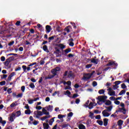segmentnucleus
Instances as JSON below:
<instances>
[{
  "mask_svg": "<svg viewBox=\"0 0 129 129\" xmlns=\"http://www.w3.org/2000/svg\"><path fill=\"white\" fill-rule=\"evenodd\" d=\"M95 73V71H93L91 73L88 74H84L83 77L82 78V80L84 81H86V80H88V79H90L91 78V76L93 75Z\"/></svg>",
  "mask_w": 129,
  "mask_h": 129,
  "instance_id": "f257e3e1",
  "label": "nucleus"
},
{
  "mask_svg": "<svg viewBox=\"0 0 129 129\" xmlns=\"http://www.w3.org/2000/svg\"><path fill=\"white\" fill-rule=\"evenodd\" d=\"M63 76L64 77L67 76L68 78H70V79H73L75 77L74 74L71 71H66L63 74Z\"/></svg>",
  "mask_w": 129,
  "mask_h": 129,
  "instance_id": "f03ea898",
  "label": "nucleus"
},
{
  "mask_svg": "<svg viewBox=\"0 0 129 129\" xmlns=\"http://www.w3.org/2000/svg\"><path fill=\"white\" fill-rule=\"evenodd\" d=\"M107 98V96H100L98 97V101H97L98 104H102V102H104L105 101V99Z\"/></svg>",
  "mask_w": 129,
  "mask_h": 129,
  "instance_id": "7ed1b4c3",
  "label": "nucleus"
},
{
  "mask_svg": "<svg viewBox=\"0 0 129 129\" xmlns=\"http://www.w3.org/2000/svg\"><path fill=\"white\" fill-rule=\"evenodd\" d=\"M108 94L110 95V96H115V91L112 90L111 88H109L108 89Z\"/></svg>",
  "mask_w": 129,
  "mask_h": 129,
  "instance_id": "20e7f679",
  "label": "nucleus"
},
{
  "mask_svg": "<svg viewBox=\"0 0 129 129\" xmlns=\"http://www.w3.org/2000/svg\"><path fill=\"white\" fill-rule=\"evenodd\" d=\"M60 68L59 67H56V68L53 69L51 70V73L54 75V76H56L57 75V72L58 71H60Z\"/></svg>",
  "mask_w": 129,
  "mask_h": 129,
  "instance_id": "39448f33",
  "label": "nucleus"
},
{
  "mask_svg": "<svg viewBox=\"0 0 129 129\" xmlns=\"http://www.w3.org/2000/svg\"><path fill=\"white\" fill-rule=\"evenodd\" d=\"M103 116L105 117H108V116H109L110 115L111 113L108 112V111L107 110H104L102 112Z\"/></svg>",
  "mask_w": 129,
  "mask_h": 129,
  "instance_id": "423d86ee",
  "label": "nucleus"
},
{
  "mask_svg": "<svg viewBox=\"0 0 129 129\" xmlns=\"http://www.w3.org/2000/svg\"><path fill=\"white\" fill-rule=\"evenodd\" d=\"M16 118V113L13 112L11 115L9 119L10 121H14V119Z\"/></svg>",
  "mask_w": 129,
  "mask_h": 129,
  "instance_id": "0eeeda50",
  "label": "nucleus"
},
{
  "mask_svg": "<svg viewBox=\"0 0 129 129\" xmlns=\"http://www.w3.org/2000/svg\"><path fill=\"white\" fill-rule=\"evenodd\" d=\"M47 109L45 107L42 108V113L43 114H45V115H50V113L49 112H47Z\"/></svg>",
  "mask_w": 129,
  "mask_h": 129,
  "instance_id": "6e6552de",
  "label": "nucleus"
},
{
  "mask_svg": "<svg viewBox=\"0 0 129 129\" xmlns=\"http://www.w3.org/2000/svg\"><path fill=\"white\" fill-rule=\"evenodd\" d=\"M117 124L119 126V127H121V125L123 124V120L121 119L118 120V121L117 122Z\"/></svg>",
  "mask_w": 129,
  "mask_h": 129,
  "instance_id": "1a4fd4ad",
  "label": "nucleus"
},
{
  "mask_svg": "<svg viewBox=\"0 0 129 129\" xmlns=\"http://www.w3.org/2000/svg\"><path fill=\"white\" fill-rule=\"evenodd\" d=\"M91 62H92V63H94V64H98V62H99V60L98 58H92L91 59Z\"/></svg>",
  "mask_w": 129,
  "mask_h": 129,
  "instance_id": "9d476101",
  "label": "nucleus"
},
{
  "mask_svg": "<svg viewBox=\"0 0 129 129\" xmlns=\"http://www.w3.org/2000/svg\"><path fill=\"white\" fill-rule=\"evenodd\" d=\"M119 111H120V112H122L123 114H125V113H126V109H125V107L119 108Z\"/></svg>",
  "mask_w": 129,
  "mask_h": 129,
  "instance_id": "9b49d317",
  "label": "nucleus"
},
{
  "mask_svg": "<svg viewBox=\"0 0 129 129\" xmlns=\"http://www.w3.org/2000/svg\"><path fill=\"white\" fill-rule=\"evenodd\" d=\"M18 105V102L17 101L14 102L10 105L11 108H14V107H16Z\"/></svg>",
  "mask_w": 129,
  "mask_h": 129,
  "instance_id": "f8f14e48",
  "label": "nucleus"
},
{
  "mask_svg": "<svg viewBox=\"0 0 129 129\" xmlns=\"http://www.w3.org/2000/svg\"><path fill=\"white\" fill-rule=\"evenodd\" d=\"M50 117H51V116L50 115H46L45 116L42 117L40 118V119L41 120L44 121V120H46L47 118H50Z\"/></svg>",
  "mask_w": 129,
  "mask_h": 129,
  "instance_id": "ddd939ff",
  "label": "nucleus"
},
{
  "mask_svg": "<svg viewBox=\"0 0 129 129\" xmlns=\"http://www.w3.org/2000/svg\"><path fill=\"white\" fill-rule=\"evenodd\" d=\"M66 116V115L59 114L58 115V118L60 119L61 121H64V119H63V117H65Z\"/></svg>",
  "mask_w": 129,
  "mask_h": 129,
  "instance_id": "4468645a",
  "label": "nucleus"
},
{
  "mask_svg": "<svg viewBox=\"0 0 129 129\" xmlns=\"http://www.w3.org/2000/svg\"><path fill=\"white\" fill-rule=\"evenodd\" d=\"M46 109L48 111H51V110H53V106L48 105L46 107H45Z\"/></svg>",
  "mask_w": 129,
  "mask_h": 129,
  "instance_id": "2eb2a0df",
  "label": "nucleus"
},
{
  "mask_svg": "<svg viewBox=\"0 0 129 129\" xmlns=\"http://www.w3.org/2000/svg\"><path fill=\"white\" fill-rule=\"evenodd\" d=\"M0 123H2L3 126H5V124L7 123V121H6V120H3V118L0 117Z\"/></svg>",
  "mask_w": 129,
  "mask_h": 129,
  "instance_id": "dca6fc26",
  "label": "nucleus"
},
{
  "mask_svg": "<svg viewBox=\"0 0 129 129\" xmlns=\"http://www.w3.org/2000/svg\"><path fill=\"white\" fill-rule=\"evenodd\" d=\"M46 32H47V33H50V32H51V26H50V25H47L46 26Z\"/></svg>",
  "mask_w": 129,
  "mask_h": 129,
  "instance_id": "f3484780",
  "label": "nucleus"
},
{
  "mask_svg": "<svg viewBox=\"0 0 129 129\" xmlns=\"http://www.w3.org/2000/svg\"><path fill=\"white\" fill-rule=\"evenodd\" d=\"M89 117L93 119V118H94V113L92 112H90L89 113Z\"/></svg>",
  "mask_w": 129,
  "mask_h": 129,
  "instance_id": "a211bd4d",
  "label": "nucleus"
},
{
  "mask_svg": "<svg viewBox=\"0 0 129 129\" xmlns=\"http://www.w3.org/2000/svg\"><path fill=\"white\" fill-rule=\"evenodd\" d=\"M111 65H115V66H116L117 64L114 61H109V63L106 64V66H111Z\"/></svg>",
  "mask_w": 129,
  "mask_h": 129,
  "instance_id": "6ab92c4d",
  "label": "nucleus"
},
{
  "mask_svg": "<svg viewBox=\"0 0 129 129\" xmlns=\"http://www.w3.org/2000/svg\"><path fill=\"white\" fill-rule=\"evenodd\" d=\"M108 123V119L104 118V123H103V125H104V126H106L107 125Z\"/></svg>",
  "mask_w": 129,
  "mask_h": 129,
  "instance_id": "aec40b11",
  "label": "nucleus"
},
{
  "mask_svg": "<svg viewBox=\"0 0 129 129\" xmlns=\"http://www.w3.org/2000/svg\"><path fill=\"white\" fill-rule=\"evenodd\" d=\"M33 114L34 116L36 117V118H39V113L38 111H34L33 113Z\"/></svg>",
  "mask_w": 129,
  "mask_h": 129,
  "instance_id": "412c9836",
  "label": "nucleus"
},
{
  "mask_svg": "<svg viewBox=\"0 0 129 129\" xmlns=\"http://www.w3.org/2000/svg\"><path fill=\"white\" fill-rule=\"evenodd\" d=\"M43 49L45 52H46L47 53H49V50L48 49V47H47V45H44L43 46Z\"/></svg>",
  "mask_w": 129,
  "mask_h": 129,
  "instance_id": "4be33fe9",
  "label": "nucleus"
},
{
  "mask_svg": "<svg viewBox=\"0 0 129 129\" xmlns=\"http://www.w3.org/2000/svg\"><path fill=\"white\" fill-rule=\"evenodd\" d=\"M54 76L53 74L52 75H49L47 77H45V79H52V78H53Z\"/></svg>",
  "mask_w": 129,
  "mask_h": 129,
  "instance_id": "5701e85b",
  "label": "nucleus"
},
{
  "mask_svg": "<svg viewBox=\"0 0 129 129\" xmlns=\"http://www.w3.org/2000/svg\"><path fill=\"white\" fill-rule=\"evenodd\" d=\"M79 129H86V127L83 125V124H80L79 125Z\"/></svg>",
  "mask_w": 129,
  "mask_h": 129,
  "instance_id": "b1692460",
  "label": "nucleus"
},
{
  "mask_svg": "<svg viewBox=\"0 0 129 129\" xmlns=\"http://www.w3.org/2000/svg\"><path fill=\"white\" fill-rule=\"evenodd\" d=\"M43 127L44 129H48L49 128V124L46 123H43Z\"/></svg>",
  "mask_w": 129,
  "mask_h": 129,
  "instance_id": "393cba45",
  "label": "nucleus"
},
{
  "mask_svg": "<svg viewBox=\"0 0 129 129\" xmlns=\"http://www.w3.org/2000/svg\"><path fill=\"white\" fill-rule=\"evenodd\" d=\"M59 48L60 49H65V47H66V45H64L63 44H59L58 45Z\"/></svg>",
  "mask_w": 129,
  "mask_h": 129,
  "instance_id": "a878e982",
  "label": "nucleus"
},
{
  "mask_svg": "<svg viewBox=\"0 0 129 129\" xmlns=\"http://www.w3.org/2000/svg\"><path fill=\"white\" fill-rule=\"evenodd\" d=\"M25 114H31V110L30 109H28L25 110Z\"/></svg>",
  "mask_w": 129,
  "mask_h": 129,
  "instance_id": "bb28decb",
  "label": "nucleus"
},
{
  "mask_svg": "<svg viewBox=\"0 0 129 129\" xmlns=\"http://www.w3.org/2000/svg\"><path fill=\"white\" fill-rule=\"evenodd\" d=\"M113 107L112 106H110L109 107H106V108L107 111H111V109H112Z\"/></svg>",
  "mask_w": 129,
  "mask_h": 129,
  "instance_id": "cd10ccee",
  "label": "nucleus"
},
{
  "mask_svg": "<svg viewBox=\"0 0 129 129\" xmlns=\"http://www.w3.org/2000/svg\"><path fill=\"white\" fill-rule=\"evenodd\" d=\"M70 52H71V49H70V48H68V49L64 50L65 54H68V53H70Z\"/></svg>",
  "mask_w": 129,
  "mask_h": 129,
  "instance_id": "c85d7f7f",
  "label": "nucleus"
},
{
  "mask_svg": "<svg viewBox=\"0 0 129 129\" xmlns=\"http://www.w3.org/2000/svg\"><path fill=\"white\" fill-rule=\"evenodd\" d=\"M97 123L99 124V125H103V121L102 120H97Z\"/></svg>",
  "mask_w": 129,
  "mask_h": 129,
  "instance_id": "c756f323",
  "label": "nucleus"
},
{
  "mask_svg": "<svg viewBox=\"0 0 129 129\" xmlns=\"http://www.w3.org/2000/svg\"><path fill=\"white\" fill-rule=\"evenodd\" d=\"M105 105H110L111 104V101H110L109 100H107L105 102Z\"/></svg>",
  "mask_w": 129,
  "mask_h": 129,
  "instance_id": "7c9ffc66",
  "label": "nucleus"
},
{
  "mask_svg": "<svg viewBox=\"0 0 129 129\" xmlns=\"http://www.w3.org/2000/svg\"><path fill=\"white\" fill-rule=\"evenodd\" d=\"M56 94H57V96H59V94H60V92L59 91H55L54 93H53L52 94V96H55V95H56Z\"/></svg>",
  "mask_w": 129,
  "mask_h": 129,
  "instance_id": "2f4dec72",
  "label": "nucleus"
},
{
  "mask_svg": "<svg viewBox=\"0 0 129 129\" xmlns=\"http://www.w3.org/2000/svg\"><path fill=\"white\" fill-rule=\"evenodd\" d=\"M88 108H89V109H91L93 108V104L92 103V102H91L89 104Z\"/></svg>",
  "mask_w": 129,
  "mask_h": 129,
  "instance_id": "473e14b6",
  "label": "nucleus"
},
{
  "mask_svg": "<svg viewBox=\"0 0 129 129\" xmlns=\"http://www.w3.org/2000/svg\"><path fill=\"white\" fill-rule=\"evenodd\" d=\"M104 92H105V91L103 89L100 90L98 91V93H99L100 94H104Z\"/></svg>",
  "mask_w": 129,
  "mask_h": 129,
  "instance_id": "72a5a7b5",
  "label": "nucleus"
},
{
  "mask_svg": "<svg viewBox=\"0 0 129 129\" xmlns=\"http://www.w3.org/2000/svg\"><path fill=\"white\" fill-rule=\"evenodd\" d=\"M125 94V90H122L119 93V95H123V94Z\"/></svg>",
  "mask_w": 129,
  "mask_h": 129,
  "instance_id": "f704fd0d",
  "label": "nucleus"
},
{
  "mask_svg": "<svg viewBox=\"0 0 129 129\" xmlns=\"http://www.w3.org/2000/svg\"><path fill=\"white\" fill-rule=\"evenodd\" d=\"M54 118H55V117L52 118L49 121L50 125H52V124H53V122L54 121Z\"/></svg>",
  "mask_w": 129,
  "mask_h": 129,
  "instance_id": "c9c22d12",
  "label": "nucleus"
},
{
  "mask_svg": "<svg viewBox=\"0 0 129 129\" xmlns=\"http://www.w3.org/2000/svg\"><path fill=\"white\" fill-rule=\"evenodd\" d=\"M55 37H56V36H52L49 37L48 38L49 42H51V41H52V40L54 39V38H55Z\"/></svg>",
  "mask_w": 129,
  "mask_h": 129,
  "instance_id": "e433bc0d",
  "label": "nucleus"
},
{
  "mask_svg": "<svg viewBox=\"0 0 129 129\" xmlns=\"http://www.w3.org/2000/svg\"><path fill=\"white\" fill-rule=\"evenodd\" d=\"M17 98H20L23 97V93L19 94L16 96Z\"/></svg>",
  "mask_w": 129,
  "mask_h": 129,
  "instance_id": "4c0bfd02",
  "label": "nucleus"
},
{
  "mask_svg": "<svg viewBox=\"0 0 129 129\" xmlns=\"http://www.w3.org/2000/svg\"><path fill=\"white\" fill-rule=\"evenodd\" d=\"M121 87L122 88V89H125V88H126V86L125 84H122L121 85Z\"/></svg>",
  "mask_w": 129,
  "mask_h": 129,
  "instance_id": "58836bf2",
  "label": "nucleus"
},
{
  "mask_svg": "<svg viewBox=\"0 0 129 129\" xmlns=\"http://www.w3.org/2000/svg\"><path fill=\"white\" fill-rule=\"evenodd\" d=\"M15 113H16V116L17 117L20 116V115H21V112L20 111H18Z\"/></svg>",
  "mask_w": 129,
  "mask_h": 129,
  "instance_id": "ea45409f",
  "label": "nucleus"
},
{
  "mask_svg": "<svg viewBox=\"0 0 129 129\" xmlns=\"http://www.w3.org/2000/svg\"><path fill=\"white\" fill-rule=\"evenodd\" d=\"M27 101H28L29 104H33L34 103V100H28Z\"/></svg>",
  "mask_w": 129,
  "mask_h": 129,
  "instance_id": "a19ab883",
  "label": "nucleus"
},
{
  "mask_svg": "<svg viewBox=\"0 0 129 129\" xmlns=\"http://www.w3.org/2000/svg\"><path fill=\"white\" fill-rule=\"evenodd\" d=\"M72 116H73V113L72 112H71L68 114V117H72Z\"/></svg>",
  "mask_w": 129,
  "mask_h": 129,
  "instance_id": "79ce46f5",
  "label": "nucleus"
},
{
  "mask_svg": "<svg viewBox=\"0 0 129 129\" xmlns=\"http://www.w3.org/2000/svg\"><path fill=\"white\" fill-rule=\"evenodd\" d=\"M29 86L30 88H35V85L33 83H30Z\"/></svg>",
  "mask_w": 129,
  "mask_h": 129,
  "instance_id": "37998d69",
  "label": "nucleus"
},
{
  "mask_svg": "<svg viewBox=\"0 0 129 129\" xmlns=\"http://www.w3.org/2000/svg\"><path fill=\"white\" fill-rule=\"evenodd\" d=\"M25 89H26V87H25V86L21 87V91H22V92H25Z\"/></svg>",
  "mask_w": 129,
  "mask_h": 129,
  "instance_id": "c03bdc74",
  "label": "nucleus"
},
{
  "mask_svg": "<svg viewBox=\"0 0 129 129\" xmlns=\"http://www.w3.org/2000/svg\"><path fill=\"white\" fill-rule=\"evenodd\" d=\"M22 68L23 69L24 72H26V70H27V66H22Z\"/></svg>",
  "mask_w": 129,
  "mask_h": 129,
  "instance_id": "a18cd8bd",
  "label": "nucleus"
},
{
  "mask_svg": "<svg viewBox=\"0 0 129 129\" xmlns=\"http://www.w3.org/2000/svg\"><path fill=\"white\" fill-rule=\"evenodd\" d=\"M38 115H39V117H40V116H42V115H43V113H42V111H38Z\"/></svg>",
  "mask_w": 129,
  "mask_h": 129,
  "instance_id": "49530a36",
  "label": "nucleus"
},
{
  "mask_svg": "<svg viewBox=\"0 0 129 129\" xmlns=\"http://www.w3.org/2000/svg\"><path fill=\"white\" fill-rule=\"evenodd\" d=\"M120 83H121V82L119 81L115 82V85L117 86H118V85L120 84Z\"/></svg>",
  "mask_w": 129,
  "mask_h": 129,
  "instance_id": "de8ad7c7",
  "label": "nucleus"
},
{
  "mask_svg": "<svg viewBox=\"0 0 129 129\" xmlns=\"http://www.w3.org/2000/svg\"><path fill=\"white\" fill-rule=\"evenodd\" d=\"M87 125H89L90 124H91V120L88 119L87 121Z\"/></svg>",
  "mask_w": 129,
  "mask_h": 129,
  "instance_id": "09e8293b",
  "label": "nucleus"
},
{
  "mask_svg": "<svg viewBox=\"0 0 129 129\" xmlns=\"http://www.w3.org/2000/svg\"><path fill=\"white\" fill-rule=\"evenodd\" d=\"M117 88H118V86L115 85L113 86V89L114 90H115L116 89H117Z\"/></svg>",
  "mask_w": 129,
  "mask_h": 129,
  "instance_id": "8fccbe9b",
  "label": "nucleus"
},
{
  "mask_svg": "<svg viewBox=\"0 0 129 129\" xmlns=\"http://www.w3.org/2000/svg\"><path fill=\"white\" fill-rule=\"evenodd\" d=\"M96 119H100L101 118V117L100 116V115H97L95 116Z\"/></svg>",
  "mask_w": 129,
  "mask_h": 129,
  "instance_id": "3c124183",
  "label": "nucleus"
},
{
  "mask_svg": "<svg viewBox=\"0 0 129 129\" xmlns=\"http://www.w3.org/2000/svg\"><path fill=\"white\" fill-rule=\"evenodd\" d=\"M33 123L34 125H37L39 123V122L36 120H34V121L33 122Z\"/></svg>",
  "mask_w": 129,
  "mask_h": 129,
  "instance_id": "603ef678",
  "label": "nucleus"
},
{
  "mask_svg": "<svg viewBox=\"0 0 129 129\" xmlns=\"http://www.w3.org/2000/svg\"><path fill=\"white\" fill-rule=\"evenodd\" d=\"M6 85V81H4L0 82V85Z\"/></svg>",
  "mask_w": 129,
  "mask_h": 129,
  "instance_id": "864d4df0",
  "label": "nucleus"
},
{
  "mask_svg": "<svg viewBox=\"0 0 129 129\" xmlns=\"http://www.w3.org/2000/svg\"><path fill=\"white\" fill-rule=\"evenodd\" d=\"M1 61H2V62H4L6 60V57H5V56H2L1 58Z\"/></svg>",
  "mask_w": 129,
  "mask_h": 129,
  "instance_id": "5fc2aeb1",
  "label": "nucleus"
},
{
  "mask_svg": "<svg viewBox=\"0 0 129 129\" xmlns=\"http://www.w3.org/2000/svg\"><path fill=\"white\" fill-rule=\"evenodd\" d=\"M15 25H16V26H20V25H21V21H17V22L16 23Z\"/></svg>",
  "mask_w": 129,
  "mask_h": 129,
  "instance_id": "6e6d98bb",
  "label": "nucleus"
},
{
  "mask_svg": "<svg viewBox=\"0 0 129 129\" xmlns=\"http://www.w3.org/2000/svg\"><path fill=\"white\" fill-rule=\"evenodd\" d=\"M97 86V83L95 81L93 82V86H94V87H95V86Z\"/></svg>",
  "mask_w": 129,
  "mask_h": 129,
  "instance_id": "4d7b16f0",
  "label": "nucleus"
},
{
  "mask_svg": "<svg viewBox=\"0 0 129 129\" xmlns=\"http://www.w3.org/2000/svg\"><path fill=\"white\" fill-rule=\"evenodd\" d=\"M22 70V68H21V67H18L17 68H16V69H15V71H21Z\"/></svg>",
  "mask_w": 129,
  "mask_h": 129,
  "instance_id": "13d9d810",
  "label": "nucleus"
},
{
  "mask_svg": "<svg viewBox=\"0 0 129 129\" xmlns=\"http://www.w3.org/2000/svg\"><path fill=\"white\" fill-rule=\"evenodd\" d=\"M14 44H15V41H12L10 42L8 45L9 46H13V45H14Z\"/></svg>",
  "mask_w": 129,
  "mask_h": 129,
  "instance_id": "bf43d9fd",
  "label": "nucleus"
},
{
  "mask_svg": "<svg viewBox=\"0 0 129 129\" xmlns=\"http://www.w3.org/2000/svg\"><path fill=\"white\" fill-rule=\"evenodd\" d=\"M115 104H116L117 105H119V104H120V102L119 101H115L114 102Z\"/></svg>",
  "mask_w": 129,
  "mask_h": 129,
  "instance_id": "052dcab7",
  "label": "nucleus"
},
{
  "mask_svg": "<svg viewBox=\"0 0 129 129\" xmlns=\"http://www.w3.org/2000/svg\"><path fill=\"white\" fill-rule=\"evenodd\" d=\"M76 97H78V94H75L72 97V98H76Z\"/></svg>",
  "mask_w": 129,
  "mask_h": 129,
  "instance_id": "680f3d73",
  "label": "nucleus"
},
{
  "mask_svg": "<svg viewBox=\"0 0 129 129\" xmlns=\"http://www.w3.org/2000/svg\"><path fill=\"white\" fill-rule=\"evenodd\" d=\"M7 92L10 94V93H12V89L9 88L7 90Z\"/></svg>",
  "mask_w": 129,
  "mask_h": 129,
  "instance_id": "e2e57ef3",
  "label": "nucleus"
},
{
  "mask_svg": "<svg viewBox=\"0 0 129 129\" xmlns=\"http://www.w3.org/2000/svg\"><path fill=\"white\" fill-rule=\"evenodd\" d=\"M92 66V64H89L86 66V68H90Z\"/></svg>",
  "mask_w": 129,
  "mask_h": 129,
  "instance_id": "0e129e2a",
  "label": "nucleus"
},
{
  "mask_svg": "<svg viewBox=\"0 0 129 129\" xmlns=\"http://www.w3.org/2000/svg\"><path fill=\"white\" fill-rule=\"evenodd\" d=\"M25 108L26 109H30V107L29 106V105L26 104L25 106Z\"/></svg>",
  "mask_w": 129,
  "mask_h": 129,
  "instance_id": "69168bd1",
  "label": "nucleus"
},
{
  "mask_svg": "<svg viewBox=\"0 0 129 129\" xmlns=\"http://www.w3.org/2000/svg\"><path fill=\"white\" fill-rule=\"evenodd\" d=\"M36 109L40 110V109H42V107H41V106H38L36 107Z\"/></svg>",
  "mask_w": 129,
  "mask_h": 129,
  "instance_id": "338daca9",
  "label": "nucleus"
},
{
  "mask_svg": "<svg viewBox=\"0 0 129 129\" xmlns=\"http://www.w3.org/2000/svg\"><path fill=\"white\" fill-rule=\"evenodd\" d=\"M66 94H68V95H70V94H71V93L70 92V91L67 90L66 92Z\"/></svg>",
  "mask_w": 129,
  "mask_h": 129,
  "instance_id": "774afa93",
  "label": "nucleus"
}]
</instances>
